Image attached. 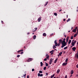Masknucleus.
<instances>
[{
    "instance_id": "20e7f679",
    "label": "nucleus",
    "mask_w": 78,
    "mask_h": 78,
    "mask_svg": "<svg viewBox=\"0 0 78 78\" xmlns=\"http://www.w3.org/2000/svg\"><path fill=\"white\" fill-rule=\"evenodd\" d=\"M54 43L55 44V46L56 47H57V45L58 44V43H57V41H56V40H55L54 41Z\"/></svg>"
},
{
    "instance_id": "f257e3e1",
    "label": "nucleus",
    "mask_w": 78,
    "mask_h": 78,
    "mask_svg": "<svg viewBox=\"0 0 78 78\" xmlns=\"http://www.w3.org/2000/svg\"><path fill=\"white\" fill-rule=\"evenodd\" d=\"M65 40L66 38H64L63 39V41H62V45L61 46V48H63V47H65L66 45H67V43H66V41H65Z\"/></svg>"
},
{
    "instance_id": "f3484780",
    "label": "nucleus",
    "mask_w": 78,
    "mask_h": 78,
    "mask_svg": "<svg viewBox=\"0 0 78 78\" xmlns=\"http://www.w3.org/2000/svg\"><path fill=\"white\" fill-rule=\"evenodd\" d=\"M36 38V36L34 35V36H33V39H35Z\"/></svg>"
},
{
    "instance_id": "0e129e2a",
    "label": "nucleus",
    "mask_w": 78,
    "mask_h": 78,
    "mask_svg": "<svg viewBox=\"0 0 78 78\" xmlns=\"http://www.w3.org/2000/svg\"><path fill=\"white\" fill-rule=\"evenodd\" d=\"M49 53H52V52H51V51H50L49 52Z\"/></svg>"
},
{
    "instance_id": "f8f14e48",
    "label": "nucleus",
    "mask_w": 78,
    "mask_h": 78,
    "mask_svg": "<svg viewBox=\"0 0 78 78\" xmlns=\"http://www.w3.org/2000/svg\"><path fill=\"white\" fill-rule=\"evenodd\" d=\"M41 64V67H42V66L44 65V64H43V63H42V62H41L40 63Z\"/></svg>"
},
{
    "instance_id": "6e6d98bb",
    "label": "nucleus",
    "mask_w": 78,
    "mask_h": 78,
    "mask_svg": "<svg viewBox=\"0 0 78 78\" xmlns=\"http://www.w3.org/2000/svg\"><path fill=\"white\" fill-rule=\"evenodd\" d=\"M53 34H52L51 35V36H53Z\"/></svg>"
},
{
    "instance_id": "cd10ccee",
    "label": "nucleus",
    "mask_w": 78,
    "mask_h": 78,
    "mask_svg": "<svg viewBox=\"0 0 78 78\" xmlns=\"http://www.w3.org/2000/svg\"><path fill=\"white\" fill-rule=\"evenodd\" d=\"M47 69V67L46 66H45L44 68V70H45V69Z\"/></svg>"
},
{
    "instance_id": "58836bf2",
    "label": "nucleus",
    "mask_w": 78,
    "mask_h": 78,
    "mask_svg": "<svg viewBox=\"0 0 78 78\" xmlns=\"http://www.w3.org/2000/svg\"><path fill=\"white\" fill-rule=\"evenodd\" d=\"M20 56V55H18L17 56V58H19Z\"/></svg>"
},
{
    "instance_id": "9b49d317",
    "label": "nucleus",
    "mask_w": 78,
    "mask_h": 78,
    "mask_svg": "<svg viewBox=\"0 0 78 78\" xmlns=\"http://www.w3.org/2000/svg\"><path fill=\"white\" fill-rule=\"evenodd\" d=\"M58 61V58H57L55 61L54 63H56V62Z\"/></svg>"
},
{
    "instance_id": "ddd939ff",
    "label": "nucleus",
    "mask_w": 78,
    "mask_h": 78,
    "mask_svg": "<svg viewBox=\"0 0 78 78\" xmlns=\"http://www.w3.org/2000/svg\"><path fill=\"white\" fill-rule=\"evenodd\" d=\"M43 36H47V34L45 33H43Z\"/></svg>"
},
{
    "instance_id": "5fc2aeb1",
    "label": "nucleus",
    "mask_w": 78,
    "mask_h": 78,
    "mask_svg": "<svg viewBox=\"0 0 78 78\" xmlns=\"http://www.w3.org/2000/svg\"><path fill=\"white\" fill-rule=\"evenodd\" d=\"M27 78H29V76H28V75L27 76Z\"/></svg>"
},
{
    "instance_id": "c03bdc74",
    "label": "nucleus",
    "mask_w": 78,
    "mask_h": 78,
    "mask_svg": "<svg viewBox=\"0 0 78 78\" xmlns=\"http://www.w3.org/2000/svg\"><path fill=\"white\" fill-rule=\"evenodd\" d=\"M64 36H65V37H66V35H65V33H64Z\"/></svg>"
},
{
    "instance_id": "7ed1b4c3",
    "label": "nucleus",
    "mask_w": 78,
    "mask_h": 78,
    "mask_svg": "<svg viewBox=\"0 0 78 78\" xmlns=\"http://www.w3.org/2000/svg\"><path fill=\"white\" fill-rule=\"evenodd\" d=\"M33 60V59L31 58H29L27 60V62H30V61H31Z\"/></svg>"
},
{
    "instance_id": "0eeeda50",
    "label": "nucleus",
    "mask_w": 78,
    "mask_h": 78,
    "mask_svg": "<svg viewBox=\"0 0 78 78\" xmlns=\"http://www.w3.org/2000/svg\"><path fill=\"white\" fill-rule=\"evenodd\" d=\"M37 20L39 22H41V17H40L39 18H38Z\"/></svg>"
},
{
    "instance_id": "338daca9",
    "label": "nucleus",
    "mask_w": 78,
    "mask_h": 78,
    "mask_svg": "<svg viewBox=\"0 0 78 78\" xmlns=\"http://www.w3.org/2000/svg\"><path fill=\"white\" fill-rule=\"evenodd\" d=\"M68 32L69 33H70V30L68 31Z\"/></svg>"
},
{
    "instance_id": "1a4fd4ad",
    "label": "nucleus",
    "mask_w": 78,
    "mask_h": 78,
    "mask_svg": "<svg viewBox=\"0 0 78 78\" xmlns=\"http://www.w3.org/2000/svg\"><path fill=\"white\" fill-rule=\"evenodd\" d=\"M69 37H67L66 39V43H67L68 42V41H69Z\"/></svg>"
},
{
    "instance_id": "c756f323",
    "label": "nucleus",
    "mask_w": 78,
    "mask_h": 78,
    "mask_svg": "<svg viewBox=\"0 0 78 78\" xmlns=\"http://www.w3.org/2000/svg\"><path fill=\"white\" fill-rule=\"evenodd\" d=\"M67 46H66V47H65L64 48V50H66V49H67Z\"/></svg>"
},
{
    "instance_id": "6ab92c4d",
    "label": "nucleus",
    "mask_w": 78,
    "mask_h": 78,
    "mask_svg": "<svg viewBox=\"0 0 78 78\" xmlns=\"http://www.w3.org/2000/svg\"><path fill=\"white\" fill-rule=\"evenodd\" d=\"M77 36V34H76L74 35V37H75Z\"/></svg>"
},
{
    "instance_id": "79ce46f5",
    "label": "nucleus",
    "mask_w": 78,
    "mask_h": 78,
    "mask_svg": "<svg viewBox=\"0 0 78 78\" xmlns=\"http://www.w3.org/2000/svg\"><path fill=\"white\" fill-rule=\"evenodd\" d=\"M48 56H49V55H48V54L46 55V58L47 57H48Z\"/></svg>"
},
{
    "instance_id": "e433bc0d",
    "label": "nucleus",
    "mask_w": 78,
    "mask_h": 78,
    "mask_svg": "<svg viewBox=\"0 0 78 78\" xmlns=\"http://www.w3.org/2000/svg\"><path fill=\"white\" fill-rule=\"evenodd\" d=\"M47 58H46L44 59V61H47Z\"/></svg>"
},
{
    "instance_id": "393cba45",
    "label": "nucleus",
    "mask_w": 78,
    "mask_h": 78,
    "mask_svg": "<svg viewBox=\"0 0 78 78\" xmlns=\"http://www.w3.org/2000/svg\"><path fill=\"white\" fill-rule=\"evenodd\" d=\"M35 30H34V31H37V27L35 28H34Z\"/></svg>"
},
{
    "instance_id": "9d476101",
    "label": "nucleus",
    "mask_w": 78,
    "mask_h": 78,
    "mask_svg": "<svg viewBox=\"0 0 78 78\" xmlns=\"http://www.w3.org/2000/svg\"><path fill=\"white\" fill-rule=\"evenodd\" d=\"M22 51H23V49L19 50L17 51V53H20V52Z\"/></svg>"
},
{
    "instance_id": "603ef678",
    "label": "nucleus",
    "mask_w": 78,
    "mask_h": 78,
    "mask_svg": "<svg viewBox=\"0 0 78 78\" xmlns=\"http://www.w3.org/2000/svg\"><path fill=\"white\" fill-rule=\"evenodd\" d=\"M51 51L52 52H54L55 51V50H52Z\"/></svg>"
},
{
    "instance_id": "473e14b6",
    "label": "nucleus",
    "mask_w": 78,
    "mask_h": 78,
    "mask_svg": "<svg viewBox=\"0 0 78 78\" xmlns=\"http://www.w3.org/2000/svg\"><path fill=\"white\" fill-rule=\"evenodd\" d=\"M54 15L55 16H57V14L56 13H54Z\"/></svg>"
},
{
    "instance_id": "680f3d73",
    "label": "nucleus",
    "mask_w": 78,
    "mask_h": 78,
    "mask_svg": "<svg viewBox=\"0 0 78 78\" xmlns=\"http://www.w3.org/2000/svg\"><path fill=\"white\" fill-rule=\"evenodd\" d=\"M76 76L77 77H78V74H76Z\"/></svg>"
},
{
    "instance_id": "423d86ee",
    "label": "nucleus",
    "mask_w": 78,
    "mask_h": 78,
    "mask_svg": "<svg viewBox=\"0 0 78 78\" xmlns=\"http://www.w3.org/2000/svg\"><path fill=\"white\" fill-rule=\"evenodd\" d=\"M72 50H73V51H75V50H76V48L75 47H74L72 48Z\"/></svg>"
},
{
    "instance_id": "c85d7f7f",
    "label": "nucleus",
    "mask_w": 78,
    "mask_h": 78,
    "mask_svg": "<svg viewBox=\"0 0 78 78\" xmlns=\"http://www.w3.org/2000/svg\"><path fill=\"white\" fill-rule=\"evenodd\" d=\"M67 61H68V58L66 59L65 60V62L66 63H67Z\"/></svg>"
},
{
    "instance_id": "13d9d810",
    "label": "nucleus",
    "mask_w": 78,
    "mask_h": 78,
    "mask_svg": "<svg viewBox=\"0 0 78 78\" xmlns=\"http://www.w3.org/2000/svg\"><path fill=\"white\" fill-rule=\"evenodd\" d=\"M62 11V9L60 10H59V12H60V11Z\"/></svg>"
},
{
    "instance_id": "b1692460",
    "label": "nucleus",
    "mask_w": 78,
    "mask_h": 78,
    "mask_svg": "<svg viewBox=\"0 0 78 78\" xmlns=\"http://www.w3.org/2000/svg\"><path fill=\"white\" fill-rule=\"evenodd\" d=\"M50 61L51 62H52L53 61V58H51L50 59Z\"/></svg>"
},
{
    "instance_id": "052dcab7",
    "label": "nucleus",
    "mask_w": 78,
    "mask_h": 78,
    "mask_svg": "<svg viewBox=\"0 0 78 78\" xmlns=\"http://www.w3.org/2000/svg\"><path fill=\"white\" fill-rule=\"evenodd\" d=\"M77 58H78V54L77 55Z\"/></svg>"
},
{
    "instance_id": "39448f33",
    "label": "nucleus",
    "mask_w": 78,
    "mask_h": 78,
    "mask_svg": "<svg viewBox=\"0 0 78 78\" xmlns=\"http://www.w3.org/2000/svg\"><path fill=\"white\" fill-rule=\"evenodd\" d=\"M67 64V63H63L62 64V66H66Z\"/></svg>"
},
{
    "instance_id": "49530a36",
    "label": "nucleus",
    "mask_w": 78,
    "mask_h": 78,
    "mask_svg": "<svg viewBox=\"0 0 78 78\" xmlns=\"http://www.w3.org/2000/svg\"><path fill=\"white\" fill-rule=\"evenodd\" d=\"M1 22H2V24H3V23H4L3 22V21L2 20Z\"/></svg>"
},
{
    "instance_id": "bb28decb",
    "label": "nucleus",
    "mask_w": 78,
    "mask_h": 78,
    "mask_svg": "<svg viewBox=\"0 0 78 78\" xmlns=\"http://www.w3.org/2000/svg\"><path fill=\"white\" fill-rule=\"evenodd\" d=\"M70 18L68 19V20H67V22H68L70 21Z\"/></svg>"
},
{
    "instance_id": "37998d69",
    "label": "nucleus",
    "mask_w": 78,
    "mask_h": 78,
    "mask_svg": "<svg viewBox=\"0 0 78 78\" xmlns=\"http://www.w3.org/2000/svg\"><path fill=\"white\" fill-rule=\"evenodd\" d=\"M32 72H34V69H32Z\"/></svg>"
},
{
    "instance_id": "5701e85b",
    "label": "nucleus",
    "mask_w": 78,
    "mask_h": 78,
    "mask_svg": "<svg viewBox=\"0 0 78 78\" xmlns=\"http://www.w3.org/2000/svg\"><path fill=\"white\" fill-rule=\"evenodd\" d=\"M62 52H60L59 53V55H60V56H61V55H62Z\"/></svg>"
},
{
    "instance_id": "4be33fe9",
    "label": "nucleus",
    "mask_w": 78,
    "mask_h": 78,
    "mask_svg": "<svg viewBox=\"0 0 78 78\" xmlns=\"http://www.w3.org/2000/svg\"><path fill=\"white\" fill-rule=\"evenodd\" d=\"M26 75H27V74L26 73H25L24 75H23V77H25L24 78H25L26 77Z\"/></svg>"
},
{
    "instance_id": "a211bd4d",
    "label": "nucleus",
    "mask_w": 78,
    "mask_h": 78,
    "mask_svg": "<svg viewBox=\"0 0 78 78\" xmlns=\"http://www.w3.org/2000/svg\"><path fill=\"white\" fill-rule=\"evenodd\" d=\"M54 76H55V74H54L53 75L51 76V78H53Z\"/></svg>"
},
{
    "instance_id": "dca6fc26",
    "label": "nucleus",
    "mask_w": 78,
    "mask_h": 78,
    "mask_svg": "<svg viewBox=\"0 0 78 78\" xmlns=\"http://www.w3.org/2000/svg\"><path fill=\"white\" fill-rule=\"evenodd\" d=\"M71 42H72V40H69V42H68L69 44H70V43H71Z\"/></svg>"
},
{
    "instance_id": "4d7b16f0",
    "label": "nucleus",
    "mask_w": 78,
    "mask_h": 78,
    "mask_svg": "<svg viewBox=\"0 0 78 78\" xmlns=\"http://www.w3.org/2000/svg\"><path fill=\"white\" fill-rule=\"evenodd\" d=\"M51 55H53V52H52V53H51Z\"/></svg>"
},
{
    "instance_id": "de8ad7c7",
    "label": "nucleus",
    "mask_w": 78,
    "mask_h": 78,
    "mask_svg": "<svg viewBox=\"0 0 78 78\" xmlns=\"http://www.w3.org/2000/svg\"><path fill=\"white\" fill-rule=\"evenodd\" d=\"M46 76H47V75H48V73H46Z\"/></svg>"
},
{
    "instance_id": "a19ab883",
    "label": "nucleus",
    "mask_w": 78,
    "mask_h": 78,
    "mask_svg": "<svg viewBox=\"0 0 78 78\" xmlns=\"http://www.w3.org/2000/svg\"><path fill=\"white\" fill-rule=\"evenodd\" d=\"M21 55H23V52H21L20 53Z\"/></svg>"
},
{
    "instance_id": "774afa93",
    "label": "nucleus",
    "mask_w": 78,
    "mask_h": 78,
    "mask_svg": "<svg viewBox=\"0 0 78 78\" xmlns=\"http://www.w3.org/2000/svg\"><path fill=\"white\" fill-rule=\"evenodd\" d=\"M77 55H78V51H77Z\"/></svg>"
},
{
    "instance_id": "7c9ffc66",
    "label": "nucleus",
    "mask_w": 78,
    "mask_h": 78,
    "mask_svg": "<svg viewBox=\"0 0 78 78\" xmlns=\"http://www.w3.org/2000/svg\"><path fill=\"white\" fill-rule=\"evenodd\" d=\"M73 39V36H72L71 37V39Z\"/></svg>"
},
{
    "instance_id": "e2e57ef3",
    "label": "nucleus",
    "mask_w": 78,
    "mask_h": 78,
    "mask_svg": "<svg viewBox=\"0 0 78 78\" xmlns=\"http://www.w3.org/2000/svg\"><path fill=\"white\" fill-rule=\"evenodd\" d=\"M72 75H71V76H70V77H72Z\"/></svg>"
},
{
    "instance_id": "aec40b11",
    "label": "nucleus",
    "mask_w": 78,
    "mask_h": 78,
    "mask_svg": "<svg viewBox=\"0 0 78 78\" xmlns=\"http://www.w3.org/2000/svg\"><path fill=\"white\" fill-rule=\"evenodd\" d=\"M45 66L47 67V66H48V63H47V62H45Z\"/></svg>"
},
{
    "instance_id": "ea45409f",
    "label": "nucleus",
    "mask_w": 78,
    "mask_h": 78,
    "mask_svg": "<svg viewBox=\"0 0 78 78\" xmlns=\"http://www.w3.org/2000/svg\"><path fill=\"white\" fill-rule=\"evenodd\" d=\"M52 62H51L50 61V62H49V64H51V63H52Z\"/></svg>"
},
{
    "instance_id": "2f4dec72",
    "label": "nucleus",
    "mask_w": 78,
    "mask_h": 78,
    "mask_svg": "<svg viewBox=\"0 0 78 78\" xmlns=\"http://www.w3.org/2000/svg\"><path fill=\"white\" fill-rule=\"evenodd\" d=\"M53 48H56V46H55V45H54L53 46Z\"/></svg>"
},
{
    "instance_id": "f03ea898",
    "label": "nucleus",
    "mask_w": 78,
    "mask_h": 78,
    "mask_svg": "<svg viewBox=\"0 0 78 78\" xmlns=\"http://www.w3.org/2000/svg\"><path fill=\"white\" fill-rule=\"evenodd\" d=\"M76 41H74V42H72L71 44L72 46H73L75 44V43H76Z\"/></svg>"
},
{
    "instance_id": "6e6552de",
    "label": "nucleus",
    "mask_w": 78,
    "mask_h": 78,
    "mask_svg": "<svg viewBox=\"0 0 78 78\" xmlns=\"http://www.w3.org/2000/svg\"><path fill=\"white\" fill-rule=\"evenodd\" d=\"M58 41H59L58 42H59V44H61V43L62 42V40L60 39V40H59Z\"/></svg>"
},
{
    "instance_id": "f704fd0d",
    "label": "nucleus",
    "mask_w": 78,
    "mask_h": 78,
    "mask_svg": "<svg viewBox=\"0 0 78 78\" xmlns=\"http://www.w3.org/2000/svg\"><path fill=\"white\" fill-rule=\"evenodd\" d=\"M41 76V74H40V73H38V76Z\"/></svg>"
},
{
    "instance_id": "bf43d9fd",
    "label": "nucleus",
    "mask_w": 78,
    "mask_h": 78,
    "mask_svg": "<svg viewBox=\"0 0 78 78\" xmlns=\"http://www.w3.org/2000/svg\"><path fill=\"white\" fill-rule=\"evenodd\" d=\"M50 66H48V68H50Z\"/></svg>"
},
{
    "instance_id": "a18cd8bd",
    "label": "nucleus",
    "mask_w": 78,
    "mask_h": 78,
    "mask_svg": "<svg viewBox=\"0 0 78 78\" xmlns=\"http://www.w3.org/2000/svg\"><path fill=\"white\" fill-rule=\"evenodd\" d=\"M43 76V74H40V76Z\"/></svg>"
},
{
    "instance_id": "4c0bfd02",
    "label": "nucleus",
    "mask_w": 78,
    "mask_h": 78,
    "mask_svg": "<svg viewBox=\"0 0 78 78\" xmlns=\"http://www.w3.org/2000/svg\"><path fill=\"white\" fill-rule=\"evenodd\" d=\"M60 44H59V43H58V44L57 43V46H59V45H60Z\"/></svg>"
},
{
    "instance_id": "8fccbe9b",
    "label": "nucleus",
    "mask_w": 78,
    "mask_h": 78,
    "mask_svg": "<svg viewBox=\"0 0 78 78\" xmlns=\"http://www.w3.org/2000/svg\"><path fill=\"white\" fill-rule=\"evenodd\" d=\"M76 67L78 68V64L76 65Z\"/></svg>"
},
{
    "instance_id": "69168bd1",
    "label": "nucleus",
    "mask_w": 78,
    "mask_h": 78,
    "mask_svg": "<svg viewBox=\"0 0 78 78\" xmlns=\"http://www.w3.org/2000/svg\"><path fill=\"white\" fill-rule=\"evenodd\" d=\"M27 34H30V33H29V32Z\"/></svg>"
},
{
    "instance_id": "09e8293b",
    "label": "nucleus",
    "mask_w": 78,
    "mask_h": 78,
    "mask_svg": "<svg viewBox=\"0 0 78 78\" xmlns=\"http://www.w3.org/2000/svg\"><path fill=\"white\" fill-rule=\"evenodd\" d=\"M74 30H77V27H75V29Z\"/></svg>"
},
{
    "instance_id": "72a5a7b5",
    "label": "nucleus",
    "mask_w": 78,
    "mask_h": 78,
    "mask_svg": "<svg viewBox=\"0 0 78 78\" xmlns=\"http://www.w3.org/2000/svg\"><path fill=\"white\" fill-rule=\"evenodd\" d=\"M49 58V55H48V57H46V59H48H48Z\"/></svg>"
},
{
    "instance_id": "a878e982",
    "label": "nucleus",
    "mask_w": 78,
    "mask_h": 78,
    "mask_svg": "<svg viewBox=\"0 0 78 78\" xmlns=\"http://www.w3.org/2000/svg\"><path fill=\"white\" fill-rule=\"evenodd\" d=\"M76 30H75V29H74L73 30V32H74V33H76Z\"/></svg>"
},
{
    "instance_id": "3c124183",
    "label": "nucleus",
    "mask_w": 78,
    "mask_h": 78,
    "mask_svg": "<svg viewBox=\"0 0 78 78\" xmlns=\"http://www.w3.org/2000/svg\"><path fill=\"white\" fill-rule=\"evenodd\" d=\"M65 21H66V19H63V21L65 22Z\"/></svg>"
},
{
    "instance_id": "864d4df0",
    "label": "nucleus",
    "mask_w": 78,
    "mask_h": 78,
    "mask_svg": "<svg viewBox=\"0 0 78 78\" xmlns=\"http://www.w3.org/2000/svg\"><path fill=\"white\" fill-rule=\"evenodd\" d=\"M77 34H78V29H77V33H76Z\"/></svg>"
},
{
    "instance_id": "4468645a",
    "label": "nucleus",
    "mask_w": 78,
    "mask_h": 78,
    "mask_svg": "<svg viewBox=\"0 0 78 78\" xmlns=\"http://www.w3.org/2000/svg\"><path fill=\"white\" fill-rule=\"evenodd\" d=\"M60 72V70L59 69H58L57 71V73H59Z\"/></svg>"
},
{
    "instance_id": "2eb2a0df",
    "label": "nucleus",
    "mask_w": 78,
    "mask_h": 78,
    "mask_svg": "<svg viewBox=\"0 0 78 78\" xmlns=\"http://www.w3.org/2000/svg\"><path fill=\"white\" fill-rule=\"evenodd\" d=\"M73 70H72L71 71L70 73L71 74V75H73Z\"/></svg>"
},
{
    "instance_id": "412c9836",
    "label": "nucleus",
    "mask_w": 78,
    "mask_h": 78,
    "mask_svg": "<svg viewBox=\"0 0 78 78\" xmlns=\"http://www.w3.org/2000/svg\"><path fill=\"white\" fill-rule=\"evenodd\" d=\"M48 2H47L44 5V6H47V4H48Z\"/></svg>"
},
{
    "instance_id": "c9c22d12",
    "label": "nucleus",
    "mask_w": 78,
    "mask_h": 78,
    "mask_svg": "<svg viewBox=\"0 0 78 78\" xmlns=\"http://www.w3.org/2000/svg\"><path fill=\"white\" fill-rule=\"evenodd\" d=\"M39 73H42V71H39Z\"/></svg>"
}]
</instances>
